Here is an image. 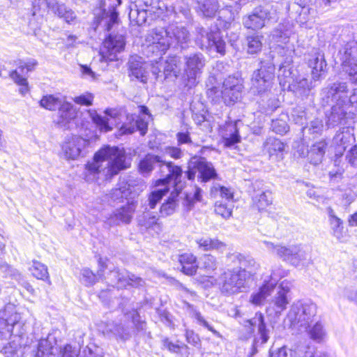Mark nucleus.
<instances>
[{"instance_id":"f257e3e1","label":"nucleus","mask_w":357,"mask_h":357,"mask_svg":"<svg viewBox=\"0 0 357 357\" xmlns=\"http://www.w3.org/2000/svg\"><path fill=\"white\" fill-rule=\"evenodd\" d=\"M148 53L164 54L170 47L185 49L190 41L188 30L182 25L172 24L165 28L152 29L146 36Z\"/></svg>"},{"instance_id":"f03ea898","label":"nucleus","mask_w":357,"mask_h":357,"mask_svg":"<svg viewBox=\"0 0 357 357\" xmlns=\"http://www.w3.org/2000/svg\"><path fill=\"white\" fill-rule=\"evenodd\" d=\"M286 58L280 64L278 78L282 89L293 92L295 96L303 97L308 94L311 84L307 78L300 76L293 66L294 52L290 49H282Z\"/></svg>"},{"instance_id":"7ed1b4c3","label":"nucleus","mask_w":357,"mask_h":357,"mask_svg":"<svg viewBox=\"0 0 357 357\" xmlns=\"http://www.w3.org/2000/svg\"><path fill=\"white\" fill-rule=\"evenodd\" d=\"M126 155L124 151L116 146H107L96 152L93 161L86 165V169L92 174L101 172L103 163L106 162V176L112 177L119 173L121 170L127 168L125 165Z\"/></svg>"},{"instance_id":"20e7f679","label":"nucleus","mask_w":357,"mask_h":357,"mask_svg":"<svg viewBox=\"0 0 357 357\" xmlns=\"http://www.w3.org/2000/svg\"><path fill=\"white\" fill-rule=\"evenodd\" d=\"M229 20H223L219 16L215 24L209 28L197 26L195 42L199 48L203 51L215 52L224 56L226 53V43L221 35L220 27L228 29L230 25Z\"/></svg>"},{"instance_id":"39448f33","label":"nucleus","mask_w":357,"mask_h":357,"mask_svg":"<svg viewBox=\"0 0 357 357\" xmlns=\"http://www.w3.org/2000/svg\"><path fill=\"white\" fill-rule=\"evenodd\" d=\"M158 168L161 178L157 181V185L170 184L172 181H178L183 174L180 166L172 162H166L157 155L148 153L139 163V169L142 174H149L153 169Z\"/></svg>"},{"instance_id":"423d86ee","label":"nucleus","mask_w":357,"mask_h":357,"mask_svg":"<svg viewBox=\"0 0 357 357\" xmlns=\"http://www.w3.org/2000/svg\"><path fill=\"white\" fill-rule=\"evenodd\" d=\"M266 248L276 254L283 261L295 267H303L310 261V254L307 247L302 245L288 246L274 245L269 241H264Z\"/></svg>"},{"instance_id":"0eeeda50","label":"nucleus","mask_w":357,"mask_h":357,"mask_svg":"<svg viewBox=\"0 0 357 357\" xmlns=\"http://www.w3.org/2000/svg\"><path fill=\"white\" fill-rule=\"evenodd\" d=\"M322 106H328L333 101H340L347 109L350 105H357V89L349 96L347 83L335 82L324 87L320 93Z\"/></svg>"},{"instance_id":"6e6552de","label":"nucleus","mask_w":357,"mask_h":357,"mask_svg":"<svg viewBox=\"0 0 357 357\" xmlns=\"http://www.w3.org/2000/svg\"><path fill=\"white\" fill-rule=\"evenodd\" d=\"M317 305L311 301H298L293 303L287 314V319L293 328L307 329L315 321Z\"/></svg>"},{"instance_id":"1a4fd4ad","label":"nucleus","mask_w":357,"mask_h":357,"mask_svg":"<svg viewBox=\"0 0 357 357\" xmlns=\"http://www.w3.org/2000/svg\"><path fill=\"white\" fill-rule=\"evenodd\" d=\"M250 274L244 269H228L220 278L221 291L227 295L243 291Z\"/></svg>"},{"instance_id":"9d476101","label":"nucleus","mask_w":357,"mask_h":357,"mask_svg":"<svg viewBox=\"0 0 357 357\" xmlns=\"http://www.w3.org/2000/svg\"><path fill=\"white\" fill-rule=\"evenodd\" d=\"M285 8L289 16L295 17L301 26L312 28L316 9L310 0L289 1L286 3Z\"/></svg>"},{"instance_id":"9b49d317","label":"nucleus","mask_w":357,"mask_h":357,"mask_svg":"<svg viewBox=\"0 0 357 357\" xmlns=\"http://www.w3.org/2000/svg\"><path fill=\"white\" fill-rule=\"evenodd\" d=\"M185 69L182 75V82L185 87L192 89L198 83V79L203 73L206 65V58L203 54L195 52L184 58Z\"/></svg>"},{"instance_id":"f8f14e48","label":"nucleus","mask_w":357,"mask_h":357,"mask_svg":"<svg viewBox=\"0 0 357 357\" xmlns=\"http://www.w3.org/2000/svg\"><path fill=\"white\" fill-rule=\"evenodd\" d=\"M240 324L245 328L247 333L250 335H252L255 333V328H257L258 337H255L252 345L251 355L253 356L257 353V347L260 344H266L270 337V329L267 327L264 314L260 312H256L254 317L249 319H243L239 321Z\"/></svg>"},{"instance_id":"ddd939ff","label":"nucleus","mask_w":357,"mask_h":357,"mask_svg":"<svg viewBox=\"0 0 357 357\" xmlns=\"http://www.w3.org/2000/svg\"><path fill=\"white\" fill-rule=\"evenodd\" d=\"M275 65L271 61H261V66L252 75L251 84L254 93L262 94L272 86L275 77Z\"/></svg>"},{"instance_id":"4468645a","label":"nucleus","mask_w":357,"mask_h":357,"mask_svg":"<svg viewBox=\"0 0 357 357\" xmlns=\"http://www.w3.org/2000/svg\"><path fill=\"white\" fill-rule=\"evenodd\" d=\"M275 10L271 4L260 5L253 8L242 18V24L245 29L252 30L261 29L274 18Z\"/></svg>"},{"instance_id":"2eb2a0df","label":"nucleus","mask_w":357,"mask_h":357,"mask_svg":"<svg viewBox=\"0 0 357 357\" xmlns=\"http://www.w3.org/2000/svg\"><path fill=\"white\" fill-rule=\"evenodd\" d=\"M98 1L99 7L94 9V23L109 31L119 22L116 7L121 4V0H109L110 3L107 8L105 0Z\"/></svg>"},{"instance_id":"dca6fc26","label":"nucleus","mask_w":357,"mask_h":357,"mask_svg":"<svg viewBox=\"0 0 357 357\" xmlns=\"http://www.w3.org/2000/svg\"><path fill=\"white\" fill-rule=\"evenodd\" d=\"M33 13L35 15L40 10L47 8L54 15L63 20L68 24H74L77 21V15L74 10L68 7L65 3L57 0H38L33 3Z\"/></svg>"},{"instance_id":"f3484780","label":"nucleus","mask_w":357,"mask_h":357,"mask_svg":"<svg viewBox=\"0 0 357 357\" xmlns=\"http://www.w3.org/2000/svg\"><path fill=\"white\" fill-rule=\"evenodd\" d=\"M342 72L350 81L357 84V41H349L338 52Z\"/></svg>"},{"instance_id":"a211bd4d","label":"nucleus","mask_w":357,"mask_h":357,"mask_svg":"<svg viewBox=\"0 0 357 357\" xmlns=\"http://www.w3.org/2000/svg\"><path fill=\"white\" fill-rule=\"evenodd\" d=\"M139 109V115H127L126 121L121 126L119 130V135L132 134L137 130L139 131L142 136L146 134L151 114L146 106L141 105Z\"/></svg>"},{"instance_id":"6ab92c4d","label":"nucleus","mask_w":357,"mask_h":357,"mask_svg":"<svg viewBox=\"0 0 357 357\" xmlns=\"http://www.w3.org/2000/svg\"><path fill=\"white\" fill-rule=\"evenodd\" d=\"M197 173L198 181L202 183L208 182L218 177L213 164L202 157L189 162L185 175L188 180H193Z\"/></svg>"},{"instance_id":"aec40b11","label":"nucleus","mask_w":357,"mask_h":357,"mask_svg":"<svg viewBox=\"0 0 357 357\" xmlns=\"http://www.w3.org/2000/svg\"><path fill=\"white\" fill-rule=\"evenodd\" d=\"M107 283L109 285L116 287L118 289L124 288L127 286L132 287H139L144 285V281L139 277L126 271H121L119 268H114L109 271L107 276L105 277Z\"/></svg>"},{"instance_id":"412c9836","label":"nucleus","mask_w":357,"mask_h":357,"mask_svg":"<svg viewBox=\"0 0 357 357\" xmlns=\"http://www.w3.org/2000/svg\"><path fill=\"white\" fill-rule=\"evenodd\" d=\"M306 59L311 69L312 79L316 82L324 79L327 73V63L324 52L319 48H312L307 54Z\"/></svg>"},{"instance_id":"4be33fe9","label":"nucleus","mask_w":357,"mask_h":357,"mask_svg":"<svg viewBox=\"0 0 357 357\" xmlns=\"http://www.w3.org/2000/svg\"><path fill=\"white\" fill-rule=\"evenodd\" d=\"M126 39L123 35L109 33L105 39L100 50L102 58L105 61H114L117 54L124 50Z\"/></svg>"},{"instance_id":"5701e85b","label":"nucleus","mask_w":357,"mask_h":357,"mask_svg":"<svg viewBox=\"0 0 357 357\" xmlns=\"http://www.w3.org/2000/svg\"><path fill=\"white\" fill-rule=\"evenodd\" d=\"M293 32V23L289 22L288 20H285L282 22L280 23L272 33V39L278 43V53L281 56V63L286 58L285 53L283 52L282 49L287 50L288 48L294 51L291 47L288 46L283 47L282 45L283 44L287 45L289 41V38ZM293 52L294 53V52Z\"/></svg>"},{"instance_id":"b1692460","label":"nucleus","mask_w":357,"mask_h":357,"mask_svg":"<svg viewBox=\"0 0 357 357\" xmlns=\"http://www.w3.org/2000/svg\"><path fill=\"white\" fill-rule=\"evenodd\" d=\"M243 84L234 77H229L223 83L222 98L227 105H232L242 97Z\"/></svg>"},{"instance_id":"393cba45","label":"nucleus","mask_w":357,"mask_h":357,"mask_svg":"<svg viewBox=\"0 0 357 357\" xmlns=\"http://www.w3.org/2000/svg\"><path fill=\"white\" fill-rule=\"evenodd\" d=\"M136 209V205L133 202H128L127 204L116 208L107 218L105 224L109 227L120 225L121 224H129L133 217Z\"/></svg>"},{"instance_id":"a878e982","label":"nucleus","mask_w":357,"mask_h":357,"mask_svg":"<svg viewBox=\"0 0 357 357\" xmlns=\"http://www.w3.org/2000/svg\"><path fill=\"white\" fill-rule=\"evenodd\" d=\"M353 132L352 128L343 127L334 136L333 142L335 146V163H337L338 158L342 156L347 147L355 141Z\"/></svg>"},{"instance_id":"bb28decb","label":"nucleus","mask_w":357,"mask_h":357,"mask_svg":"<svg viewBox=\"0 0 357 357\" xmlns=\"http://www.w3.org/2000/svg\"><path fill=\"white\" fill-rule=\"evenodd\" d=\"M240 121H229L222 127L220 130L221 141L225 148H234L240 143L241 137L239 133Z\"/></svg>"},{"instance_id":"cd10ccee","label":"nucleus","mask_w":357,"mask_h":357,"mask_svg":"<svg viewBox=\"0 0 357 357\" xmlns=\"http://www.w3.org/2000/svg\"><path fill=\"white\" fill-rule=\"evenodd\" d=\"M340 101H333L329 105H331L330 110L325 112L326 122V126L330 128H334L343 124L346 120L347 109Z\"/></svg>"},{"instance_id":"c85d7f7f","label":"nucleus","mask_w":357,"mask_h":357,"mask_svg":"<svg viewBox=\"0 0 357 357\" xmlns=\"http://www.w3.org/2000/svg\"><path fill=\"white\" fill-rule=\"evenodd\" d=\"M87 142L81 137L70 135L66 137L62 150L66 158L75 160L78 158Z\"/></svg>"},{"instance_id":"c756f323","label":"nucleus","mask_w":357,"mask_h":357,"mask_svg":"<svg viewBox=\"0 0 357 357\" xmlns=\"http://www.w3.org/2000/svg\"><path fill=\"white\" fill-rule=\"evenodd\" d=\"M174 187V190L171 192L170 196L168 197L166 202L163 203L160 207V213L163 216H168L175 212L178 206V197L181 193L183 185L181 181H172L171 182Z\"/></svg>"},{"instance_id":"7c9ffc66","label":"nucleus","mask_w":357,"mask_h":357,"mask_svg":"<svg viewBox=\"0 0 357 357\" xmlns=\"http://www.w3.org/2000/svg\"><path fill=\"white\" fill-rule=\"evenodd\" d=\"M58 109L57 119L54 122L63 130L69 129L71 121L77 116L75 109L71 103L63 102Z\"/></svg>"},{"instance_id":"2f4dec72","label":"nucleus","mask_w":357,"mask_h":357,"mask_svg":"<svg viewBox=\"0 0 357 357\" xmlns=\"http://www.w3.org/2000/svg\"><path fill=\"white\" fill-rule=\"evenodd\" d=\"M279 276L280 275H276L275 273L272 275V280H265L258 291L251 294L250 298V303L255 305H261L276 287Z\"/></svg>"},{"instance_id":"473e14b6","label":"nucleus","mask_w":357,"mask_h":357,"mask_svg":"<svg viewBox=\"0 0 357 357\" xmlns=\"http://www.w3.org/2000/svg\"><path fill=\"white\" fill-rule=\"evenodd\" d=\"M129 75L141 82L146 83L148 79V65L141 61L140 57L132 56L129 61Z\"/></svg>"},{"instance_id":"72a5a7b5","label":"nucleus","mask_w":357,"mask_h":357,"mask_svg":"<svg viewBox=\"0 0 357 357\" xmlns=\"http://www.w3.org/2000/svg\"><path fill=\"white\" fill-rule=\"evenodd\" d=\"M264 149L273 160H280L284 157V144L277 138H267L264 143Z\"/></svg>"},{"instance_id":"f704fd0d","label":"nucleus","mask_w":357,"mask_h":357,"mask_svg":"<svg viewBox=\"0 0 357 357\" xmlns=\"http://www.w3.org/2000/svg\"><path fill=\"white\" fill-rule=\"evenodd\" d=\"M289 287L285 281H283L278 287V291L274 296L271 304L273 305V310L276 314L280 313L284 310L289 303L287 294L289 291Z\"/></svg>"},{"instance_id":"c9c22d12","label":"nucleus","mask_w":357,"mask_h":357,"mask_svg":"<svg viewBox=\"0 0 357 357\" xmlns=\"http://www.w3.org/2000/svg\"><path fill=\"white\" fill-rule=\"evenodd\" d=\"M107 268L106 259L101 257L98 259V270L97 274H94L89 268H84L82 271V280L84 284L87 287L92 286L98 280H102L104 277V272Z\"/></svg>"},{"instance_id":"e433bc0d","label":"nucleus","mask_w":357,"mask_h":357,"mask_svg":"<svg viewBox=\"0 0 357 357\" xmlns=\"http://www.w3.org/2000/svg\"><path fill=\"white\" fill-rule=\"evenodd\" d=\"M304 330L307 331L309 337L316 343L324 342L327 335L324 324L321 321L317 320V317H315V321Z\"/></svg>"},{"instance_id":"4c0bfd02","label":"nucleus","mask_w":357,"mask_h":357,"mask_svg":"<svg viewBox=\"0 0 357 357\" xmlns=\"http://www.w3.org/2000/svg\"><path fill=\"white\" fill-rule=\"evenodd\" d=\"M178 261L181 266V271L188 275H193L196 273L199 267L197 258L191 253L181 255Z\"/></svg>"},{"instance_id":"58836bf2","label":"nucleus","mask_w":357,"mask_h":357,"mask_svg":"<svg viewBox=\"0 0 357 357\" xmlns=\"http://www.w3.org/2000/svg\"><path fill=\"white\" fill-rule=\"evenodd\" d=\"M163 70L165 79L169 77L177 78L181 71V61L177 56H171L164 61L162 59Z\"/></svg>"},{"instance_id":"ea45409f","label":"nucleus","mask_w":357,"mask_h":357,"mask_svg":"<svg viewBox=\"0 0 357 357\" xmlns=\"http://www.w3.org/2000/svg\"><path fill=\"white\" fill-rule=\"evenodd\" d=\"M327 148L325 140H321L312 145L307 155L310 162L317 165L321 162Z\"/></svg>"},{"instance_id":"a19ab883","label":"nucleus","mask_w":357,"mask_h":357,"mask_svg":"<svg viewBox=\"0 0 357 357\" xmlns=\"http://www.w3.org/2000/svg\"><path fill=\"white\" fill-rule=\"evenodd\" d=\"M198 13L206 17H213L219 8L218 0H196Z\"/></svg>"},{"instance_id":"79ce46f5","label":"nucleus","mask_w":357,"mask_h":357,"mask_svg":"<svg viewBox=\"0 0 357 357\" xmlns=\"http://www.w3.org/2000/svg\"><path fill=\"white\" fill-rule=\"evenodd\" d=\"M185 306L187 307L188 312H189L190 315L191 316V317L194 318L197 321V323L199 325H200V326L207 328L208 331H211L215 336H216L218 337H222V335H220V333L218 331H217L213 327V326L204 318V317L195 308V307L194 305H191L189 303H185Z\"/></svg>"},{"instance_id":"37998d69","label":"nucleus","mask_w":357,"mask_h":357,"mask_svg":"<svg viewBox=\"0 0 357 357\" xmlns=\"http://www.w3.org/2000/svg\"><path fill=\"white\" fill-rule=\"evenodd\" d=\"M196 243L198 245V248L203 251H209V250H217L219 252H223L225 248L226 245L219 241L217 238H200L196 239Z\"/></svg>"},{"instance_id":"c03bdc74","label":"nucleus","mask_w":357,"mask_h":357,"mask_svg":"<svg viewBox=\"0 0 357 357\" xmlns=\"http://www.w3.org/2000/svg\"><path fill=\"white\" fill-rule=\"evenodd\" d=\"M324 125L321 119H315L310 121V123L302 128L303 136L309 137L312 135V138L321 135L324 130Z\"/></svg>"},{"instance_id":"a18cd8bd","label":"nucleus","mask_w":357,"mask_h":357,"mask_svg":"<svg viewBox=\"0 0 357 357\" xmlns=\"http://www.w3.org/2000/svg\"><path fill=\"white\" fill-rule=\"evenodd\" d=\"M119 306L122 308L124 318L128 320L131 319L132 324L137 331L144 330L146 323L140 319V315L136 310L132 308L129 311L125 310L123 303H120Z\"/></svg>"},{"instance_id":"49530a36","label":"nucleus","mask_w":357,"mask_h":357,"mask_svg":"<svg viewBox=\"0 0 357 357\" xmlns=\"http://www.w3.org/2000/svg\"><path fill=\"white\" fill-rule=\"evenodd\" d=\"M0 77L3 78H6L10 77L12 79L21 87L20 88V92L24 95L29 91L28 89V82L26 78L24 77L22 75L19 73L17 70L12 71H6L5 73L3 72H0Z\"/></svg>"},{"instance_id":"de8ad7c7","label":"nucleus","mask_w":357,"mask_h":357,"mask_svg":"<svg viewBox=\"0 0 357 357\" xmlns=\"http://www.w3.org/2000/svg\"><path fill=\"white\" fill-rule=\"evenodd\" d=\"M146 56L148 57L155 56L157 59L151 61V70L153 74V75L155 76V78L156 79H160L164 80L165 78V74L162 73L163 70V64H162V55H157L155 53L149 52H147V47L146 48Z\"/></svg>"},{"instance_id":"09e8293b","label":"nucleus","mask_w":357,"mask_h":357,"mask_svg":"<svg viewBox=\"0 0 357 357\" xmlns=\"http://www.w3.org/2000/svg\"><path fill=\"white\" fill-rule=\"evenodd\" d=\"M329 221L333 235L338 240L343 237V222L335 215L332 209L329 211Z\"/></svg>"},{"instance_id":"8fccbe9b","label":"nucleus","mask_w":357,"mask_h":357,"mask_svg":"<svg viewBox=\"0 0 357 357\" xmlns=\"http://www.w3.org/2000/svg\"><path fill=\"white\" fill-rule=\"evenodd\" d=\"M54 346L49 339H41L34 357H54Z\"/></svg>"},{"instance_id":"3c124183","label":"nucleus","mask_w":357,"mask_h":357,"mask_svg":"<svg viewBox=\"0 0 357 357\" xmlns=\"http://www.w3.org/2000/svg\"><path fill=\"white\" fill-rule=\"evenodd\" d=\"M20 325L17 321H10L3 318V312H0V337L6 338L10 337L15 326Z\"/></svg>"},{"instance_id":"603ef678","label":"nucleus","mask_w":357,"mask_h":357,"mask_svg":"<svg viewBox=\"0 0 357 357\" xmlns=\"http://www.w3.org/2000/svg\"><path fill=\"white\" fill-rule=\"evenodd\" d=\"M272 194L270 191H262L254 197V202L259 211H263L272 204Z\"/></svg>"},{"instance_id":"864d4df0","label":"nucleus","mask_w":357,"mask_h":357,"mask_svg":"<svg viewBox=\"0 0 357 357\" xmlns=\"http://www.w3.org/2000/svg\"><path fill=\"white\" fill-rule=\"evenodd\" d=\"M287 114H282L278 119H273L271 123L272 130L280 135L286 133L289 130V126L287 122Z\"/></svg>"},{"instance_id":"5fc2aeb1","label":"nucleus","mask_w":357,"mask_h":357,"mask_svg":"<svg viewBox=\"0 0 357 357\" xmlns=\"http://www.w3.org/2000/svg\"><path fill=\"white\" fill-rule=\"evenodd\" d=\"M293 357H310L314 347L309 343L300 342L294 344L292 347Z\"/></svg>"},{"instance_id":"6e6d98bb","label":"nucleus","mask_w":357,"mask_h":357,"mask_svg":"<svg viewBox=\"0 0 357 357\" xmlns=\"http://www.w3.org/2000/svg\"><path fill=\"white\" fill-rule=\"evenodd\" d=\"M88 112L92 121L101 131L108 132L112 130L105 117L98 114L96 110H89Z\"/></svg>"},{"instance_id":"4d7b16f0","label":"nucleus","mask_w":357,"mask_h":357,"mask_svg":"<svg viewBox=\"0 0 357 357\" xmlns=\"http://www.w3.org/2000/svg\"><path fill=\"white\" fill-rule=\"evenodd\" d=\"M30 271L32 275L37 279L43 280H49L47 266L38 261H33V265L30 268Z\"/></svg>"},{"instance_id":"13d9d810","label":"nucleus","mask_w":357,"mask_h":357,"mask_svg":"<svg viewBox=\"0 0 357 357\" xmlns=\"http://www.w3.org/2000/svg\"><path fill=\"white\" fill-rule=\"evenodd\" d=\"M129 195L128 188L126 183L119 185V188L113 189L109 193L111 202L115 203L121 202L124 198Z\"/></svg>"},{"instance_id":"bf43d9fd","label":"nucleus","mask_w":357,"mask_h":357,"mask_svg":"<svg viewBox=\"0 0 357 357\" xmlns=\"http://www.w3.org/2000/svg\"><path fill=\"white\" fill-rule=\"evenodd\" d=\"M63 102L61 99L53 95L45 96L40 101V106L49 110L59 109Z\"/></svg>"},{"instance_id":"052dcab7","label":"nucleus","mask_w":357,"mask_h":357,"mask_svg":"<svg viewBox=\"0 0 357 357\" xmlns=\"http://www.w3.org/2000/svg\"><path fill=\"white\" fill-rule=\"evenodd\" d=\"M131 326L127 324H116L111 331L121 339L128 340L131 337Z\"/></svg>"},{"instance_id":"680f3d73","label":"nucleus","mask_w":357,"mask_h":357,"mask_svg":"<svg viewBox=\"0 0 357 357\" xmlns=\"http://www.w3.org/2000/svg\"><path fill=\"white\" fill-rule=\"evenodd\" d=\"M168 190L169 188L165 186L163 188L158 189L150 193L148 201L149 206L151 209H153L155 207L157 204L162 199V198L165 195Z\"/></svg>"},{"instance_id":"e2e57ef3","label":"nucleus","mask_w":357,"mask_h":357,"mask_svg":"<svg viewBox=\"0 0 357 357\" xmlns=\"http://www.w3.org/2000/svg\"><path fill=\"white\" fill-rule=\"evenodd\" d=\"M37 65L38 62L34 59H28L26 61L20 60L17 63L18 68L16 70L23 76L24 74L33 70Z\"/></svg>"},{"instance_id":"0e129e2a","label":"nucleus","mask_w":357,"mask_h":357,"mask_svg":"<svg viewBox=\"0 0 357 357\" xmlns=\"http://www.w3.org/2000/svg\"><path fill=\"white\" fill-rule=\"evenodd\" d=\"M218 267L216 259L211 255H204L201 258V268H204L206 272L211 273L215 271Z\"/></svg>"},{"instance_id":"69168bd1","label":"nucleus","mask_w":357,"mask_h":357,"mask_svg":"<svg viewBox=\"0 0 357 357\" xmlns=\"http://www.w3.org/2000/svg\"><path fill=\"white\" fill-rule=\"evenodd\" d=\"M248 52L250 54H257L261 50L262 43L259 36L247 37Z\"/></svg>"},{"instance_id":"338daca9","label":"nucleus","mask_w":357,"mask_h":357,"mask_svg":"<svg viewBox=\"0 0 357 357\" xmlns=\"http://www.w3.org/2000/svg\"><path fill=\"white\" fill-rule=\"evenodd\" d=\"M20 348V344L13 340L5 345L1 352L5 357H18V350Z\"/></svg>"},{"instance_id":"774afa93","label":"nucleus","mask_w":357,"mask_h":357,"mask_svg":"<svg viewBox=\"0 0 357 357\" xmlns=\"http://www.w3.org/2000/svg\"><path fill=\"white\" fill-rule=\"evenodd\" d=\"M269 357H293L292 347L283 346L280 348L271 347L269 351Z\"/></svg>"}]
</instances>
